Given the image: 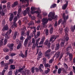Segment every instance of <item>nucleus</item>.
<instances>
[{"label": "nucleus", "mask_w": 75, "mask_h": 75, "mask_svg": "<svg viewBox=\"0 0 75 75\" xmlns=\"http://www.w3.org/2000/svg\"><path fill=\"white\" fill-rule=\"evenodd\" d=\"M35 71L36 72H38L39 71V69L38 68L36 67L35 68Z\"/></svg>", "instance_id": "nucleus-55"}, {"label": "nucleus", "mask_w": 75, "mask_h": 75, "mask_svg": "<svg viewBox=\"0 0 75 75\" xmlns=\"http://www.w3.org/2000/svg\"><path fill=\"white\" fill-rule=\"evenodd\" d=\"M64 54V53H62L60 54V55L59 57V60H60L61 58H62V57L63 56V55Z\"/></svg>", "instance_id": "nucleus-30"}, {"label": "nucleus", "mask_w": 75, "mask_h": 75, "mask_svg": "<svg viewBox=\"0 0 75 75\" xmlns=\"http://www.w3.org/2000/svg\"><path fill=\"white\" fill-rule=\"evenodd\" d=\"M50 71V69H47V70H46L44 71V73L45 74H48V73Z\"/></svg>", "instance_id": "nucleus-22"}, {"label": "nucleus", "mask_w": 75, "mask_h": 75, "mask_svg": "<svg viewBox=\"0 0 75 75\" xmlns=\"http://www.w3.org/2000/svg\"><path fill=\"white\" fill-rule=\"evenodd\" d=\"M64 67L66 69H68V66H67V65L65 63H64Z\"/></svg>", "instance_id": "nucleus-48"}, {"label": "nucleus", "mask_w": 75, "mask_h": 75, "mask_svg": "<svg viewBox=\"0 0 75 75\" xmlns=\"http://www.w3.org/2000/svg\"><path fill=\"white\" fill-rule=\"evenodd\" d=\"M69 31V29L68 28H66L64 29V31L66 34L65 35L64 38L65 40H66V41H68L69 40V37H68V34H67Z\"/></svg>", "instance_id": "nucleus-2"}, {"label": "nucleus", "mask_w": 75, "mask_h": 75, "mask_svg": "<svg viewBox=\"0 0 75 75\" xmlns=\"http://www.w3.org/2000/svg\"><path fill=\"white\" fill-rule=\"evenodd\" d=\"M17 20V19H13V24L12 25V28H16L17 27V24L16 23V21Z\"/></svg>", "instance_id": "nucleus-11"}, {"label": "nucleus", "mask_w": 75, "mask_h": 75, "mask_svg": "<svg viewBox=\"0 0 75 75\" xmlns=\"http://www.w3.org/2000/svg\"><path fill=\"white\" fill-rule=\"evenodd\" d=\"M29 17H32V19H35V16H33V17L31 16V15H29Z\"/></svg>", "instance_id": "nucleus-59"}, {"label": "nucleus", "mask_w": 75, "mask_h": 75, "mask_svg": "<svg viewBox=\"0 0 75 75\" xmlns=\"http://www.w3.org/2000/svg\"><path fill=\"white\" fill-rule=\"evenodd\" d=\"M29 24L30 25H34V22L31 21Z\"/></svg>", "instance_id": "nucleus-34"}, {"label": "nucleus", "mask_w": 75, "mask_h": 75, "mask_svg": "<svg viewBox=\"0 0 75 75\" xmlns=\"http://www.w3.org/2000/svg\"><path fill=\"white\" fill-rule=\"evenodd\" d=\"M72 49V47L71 46H70L69 47H68L66 49V51H69L70 50Z\"/></svg>", "instance_id": "nucleus-28"}, {"label": "nucleus", "mask_w": 75, "mask_h": 75, "mask_svg": "<svg viewBox=\"0 0 75 75\" xmlns=\"http://www.w3.org/2000/svg\"><path fill=\"white\" fill-rule=\"evenodd\" d=\"M68 4V1H66V4H64L62 6V9H63V10H65V9L67 8Z\"/></svg>", "instance_id": "nucleus-12"}, {"label": "nucleus", "mask_w": 75, "mask_h": 75, "mask_svg": "<svg viewBox=\"0 0 75 75\" xmlns=\"http://www.w3.org/2000/svg\"><path fill=\"white\" fill-rule=\"evenodd\" d=\"M39 69L40 72H42V71H43V70H42V69H41V67H39Z\"/></svg>", "instance_id": "nucleus-58"}, {"label": "nucleus", "mask_w": 75, "mask_h": 75, "mask_svg": "<svg viewBox=\"0 0 75 75\" xmlns=\"http://www.w3.org/2000/svg\"><path fill=\"white\" fill-rule=\"evenodd\" d=\"M19 34H18V32H15L14 34L13 37V40H16V37H17V36H18Z\"/></svg>", "instance_id": "nucleus-14"}, {"label": "nucleus", "mask_w": 75, "mask_h": 75, "mask_svg": "<svg viewBox=\"0 0 75 75\" xmlns=\"http://www.w3.org/2000/svg\"><path fill=\"white\" fill-rule=\"evenodd\" d=\"M1 64L2 67H5L6 66V64L4 63V61H2L1 62Z\"/></svg>", "instance_id": "nucleus-27"}, {"label": "nucleus", "mask_w": 75, "mask_h": 75, "mask_svg": "<svg viewBox=\"0 0 75 75\" xmlns=\"http://www.w3.org/2000/svg\"><path fill=\"white\" fill-rule=\"evenodd\" d=\"M71 30L73 32H74V30H75V25H74V28H73V27H71Z\"/></svg>", "instance_id": "nucleus-40"}, {"label": "nucleus", "mask_w": 75, "mask_h": 75, "mask_svg": "<svg viewBox=\"0 0 75 75\" xmlns=\"http://www.w3.org/2000/svg\"><path fill=\"white\" fill-rule=\"evenodd\" d=\"M60 47V45H59V43H57L56 45V47H55V50L57 51V50H58L59 49V48Z\"/></svg>", "instance_id": "nucleus-17"}, {"label": "nucleus", "mask_w": 75, "mask_h": 75, "mask_svg": "<svg viewBox=\"0 0 75 75\" xmlns=\"http://www.w3.org/2000/svg\"><path fill=\"white\" fill-rule=\"evenodd\" d=\"M28 50H26L25 51V57H27V54L28 53L27 52Z\"/></svg>", "instance_id": "nucleus-52"}, {"label": "nucleus", "mask_w": 75, "mask_h": 75, "mask_svg": "<svg viewBox=\"0 0 75 75\" xmlns=\"http://www.w3.org/2000/svg\"><path fill=\"white\" fill-rule=\"evenodd\" d=\"M21 44H19L17 47V49H18V50L19 49H20V48H21Z\"/></svg>", "instance_id": "nucleus-43"}, {"label": "nucleus", "mask_w": 75, "mask_h": 75, "mask_svg": "<svg viewBox=\"0 0 75 75\" xmlns=\"http://www.w3.org/2000/svg\"><path fill=\"white\" fill-rule=\"evenodd\" d=\"M31 40V36H28L27 38L25 39L23 44L25 47L27 46V44L28 43V40Z\"/></svg>", "instance_id": "nucleus-5"}, {"label": "nucleus", "mask_w": 75, "mask_h": 75, "mask_svg": "<svg viewBox=\"0 0 75 75\" xmlns=\"http://www.w3.org/2000/svg\"><path fill=\"white\" fill-rule=\"evenodd\" d=\"M42 22H43L42 23L43 27V28H47V25L46 24H47L48 21V19H42Z\"/></svg>", "instance_id": "nucleus-4"}, {"label": "nucleus", "mask_w": 75, "mask_h": 75, "mask_svg": "<svg viewBox=\"0 0 75 75\" xmlns=\"http://www.w3.org/2000/svg\"><path fill=\"white\" fill-rule=\"evenodd\" d=\"M58 25V23H57V21H56L54 25V27H57Z\"/></svg>", "instance_id": "nucleus-63"}, {"label": "nucleus", "mask_w": 75, "mask_h": 75, "mask_svg": "<svg viewBox=\"0 0 75 75\" xmlns=\"http://www.w3.org/2000/svg\"><path fill=\"white\" fill-rule=\"evenodd\" d=\"M45 37H43V38L41 39V41L43 42H44V41H45Z\"/></svg>", "instance_id": "nucleus-61"}, {"label": "nucleus", "mask_w": 75, "mask_h": 75, "mask_svg": "<svg viewBox=\"0 0 75 75\" xmlns=\"http://www.w3.org/2000/svg\"><path fill=\"white\" fill-rule=\"evenodd\" d=\"M3 51L5 52H8V51H9V50L7 48H4L3 49Z\"/></svg>", "instance_id": "nucleus-32"}, {"label": "nucleus", "mask_w": 75, "mask_h": 75, "mask_svg": "<svg viewBox=\"0 0 75 75\" xmlns=\"http://www.w3.org/2000/svg\"><path fill=\"white\" fill-rule=\"evenodd\" d=\"M62 17L63 19H65L66 18V16H65V13H63Z\"/></svg>", "instance_id": "nucleus-50"}, {"label": "nucleus", "mask_w": 75, "mask_h": 75, "mask_svg": "<svg viewBox=\"0 0 75 75\" xmlns=\"http://www.w3.org/2000/svg\"><path fill=\"white\" fill-rule=\"evenodd\" d=\"M60 52H57L55 54L54 56V57H56V58H58L59 57V55H60Z\"/></svg>", "instance_id": "nucleus-18"}, {"label": "nucleus", "mask_w": 75, "mask_h": 75, "mask_svg": "<svg viewBox=\"0 0 75 75\" xmlns=\"http://www.w3.org/2000/svg\"><path fill=\"white\" fill-rule=\"evenodd\" d=\"M8 47L10 48V51H12L13 49V46H14V44L12 43L11 44H8L7 45Z\"/></svg>", "instance_id": "nucleus-13"}, {"label": "nucleus", "mask_w": 75, "mask_h": 75, "mask_svg": "<svg viewBox=\"0 0 75 75\" xmlns=\"http://www.w3.org/2000/svg\"><path fill=\"white\" fill-rule=\"evenodd\" d=\"M11 29H9V30L8 31L7 33H6L4 35L3 34V36H5V38L6 39H8L9 38V35L11 34Z\"/></svg>", "instance_id": "nucleus-3"}, {"label": "nucleus", "mask_w": 75, "mask_h": 75, "mask_svg": "<svg viewBox=\"0 0 75 75\" xmlns=\"http://www.w3.org/2000/svg\"><path fill=\"white\" fill-rule=\"evenodd\" d=\"M55 35H54L51 36V38H50V39L49 40V42H51L53 40H55Z\"/></svg>", "instance_id": "nucleus-21"}, {"label": "nucleus", "mask_w": 75, "mask_h": 75, "mask_svg": "<svg viewBox=\"0 0 75 75\" xmlns=\"http://www.w3.org/2000/svg\"><path fill=\"white\" fill-rule=\"evenodd\" d=\"M35 69L34 68V67H33L32 68V69H31V71L32 72V73H33V74H34V72L35 71L34 70Z\"/></svg>", "instance_id": "nucleus-35"}, {"label": "nucleus", "mask_w": 75, "mask_h": 75, "mask_svg": "<svg viewBox=\"0 0 75 75\" xmlns=\"http://www.w3.org/2000/svg\"><path fill=\"white\" fill-rule=\"evenodd\" d=\"M19 57H22L23 58H24V57H25V56L24 54H23V52H22V51L21 52V53L20 54H19Z\"/></svg>", "instance_id": "nucleus-20"}, {"label": "nucleus", "mask_w": 75, "mask_h": 75, "mask_svg": "<svg viewBox=\"0 0 75 75\" xmlns=\"http://www.w3.org/2000/svg\"><path fill=\"white\" fill-rule=\"evenodd\" d=\"M67 75H74L73 72L71 71H70L69 72V74H68Z\"/></svg>", "instance_id": "nucleus-64"}, {"label": "nucleus", "mask_w": 75, "mask_h": 75, "mask_svg": "<svg viewBox=\"0 0 75 75\" xmlns=\"http://www.w3.org/2000/svg\"><path fill=\"white\" fill-rule=\"evenodd\" d=\"M35 13L38 14V15L40 16V12L38 11H35Z\"/></svg>", "instance_id": "nucleus-42"}, {"label": "nucleus", "mask_w": 75, "mask_h": 75, "mask_svg": "<svg viewBox=\"0 0 75 75\" xmlns=\"http://www.w3.org/2000/svg\"><path fill=\"white\" fill-rule=\"evenodd\" d=\"M25 72L26 74H28V75L30 74V70H26L25 71Z\"/></svg>", "instance_id": "nucleus-45"}, {"label": "nucleus", "mask_w": 75, "mask_h": 75, "mask_svg": "<svg viewBox=\"0 0 75 75\" xmlns=\"http://www.w3.org/2000/svg\"><path fill=\"white\" fill-rule=\"evenodd\" d=\"M7 75H12V71H9L8 72Z\"/></svg>", "instance_id": "nucleus-53"}, {"label": "nucleus", "mask_w": 75, "mask_h": 75, "mask_svg": "<svg viewBox=\"0 0 75 75\" xmlns=\"http://www.w3.org/2000/svg\"><path fill=\"white\" fill-rule=\"evenodd\" d=\"M53 28L52 27L50 30V34H52L53 33Z\"/></svg>", "instance_id": "nucleus-31"}, {"label": "nucleus", "mask_w": 75, "mask_h": 75, "mask_svg": "<svg viewBox=\"0 0 75 75\" xmlns=\"http://www.w3.org/2000/svg\"><path fill=\"white\" fill-rule=\"evenodd\" d=\"M0 14H1V16H3L5 15V13H4V12H3V11H0ZM1 17V16L0 15V18Z\"/></svg>", "instance_id": "nucleus-24"}, {"label": "nucleus", "mask_w": 75, "mask_h": 75, "mask_svg": "<svg viewBox=\"0 0 75 75\" xmlns=\"http://www.w3.org/2000/svg\"><path fill=\"white\" fill-rule=\"evenodd\" d=\"M35 47H37V46H36V44H33V46H32V49L33 50H34L35 49Z\"/></svg>", "instance_id": "nucleus-46"}, {"label": "nucleus", "mask_w": 75, "mask_h": 75, "mask_svg": "<svg viewBox=\"0 0 75 75\" xmlns=\"http://www.w3.org/2000/svg\"><path fill=\"white\" fill-rule=\"evenodd\" d=\"M44 43L43 42H42V41H41L39 43V45H42L43 46V43Z\"/></svg>", "instance_id": "nucleus-49"}, {"label": "nucleus", "mask_w": 75, "mask_h": 75, "mask_svg": "<svg viewBox=\"0 0 75 75\" xmlns=\"http://www.w3.org/2000/svg\"><path fill=\"white\" fill-rule=\"evenodd\" d=\"M5 59L6 60L8 59H9V56L8 55L6 56Z\"/></svg>", "instance_id": "nucleus-60"}, {"label": "nucleus", "mask_w": 75, "mask_h": 75, "mask_svg": "<svg viewBox=\"0 0 75 75\" xmlns=\"http://www.w3.org/2000/svg\"><path fill=\"white\" fill-rule=\"evenodd\" d=\"M26 1H27V3L28 4H26V6H28L29 5V0H25Z\"/></svg>", "instance_id": "nucleus-56"}, {"label": "nucleus", "mask_w": 75, "mask_h": 75, "mask_svg": "<svg viewBox=\"0 0 75 75\" xmlns=\"http://www.w3.org/2000/svg\"><path fill=\"white\" fill-rule=\"evenodd\" d=\"M45 57L46 58H47L48 59H49L50 58V55L49 54H45Z\"/></svg>", "instance_id": "nucleus-37"}, {"label": "nucleus", "mask_w": 75, "mask_h": 75, "mask_svg": "<svg viewBox=\"0 0 75 75\" xmlns=\"http://www.w3.org/2000/svg\"><path fill=\"white\" fill-rule=\"evenodd\" d=\"M54 61V58H52V59H50L49 61V62L50 64H51V63H52V62H53Z\"/></svg>", "instance_id": "nucleus-47"}, {"label": "nucleus", "mask_w": 75, "mask_h": 75, "mask_svg": "<svg viewBox=\"0 0 75 75\" xmlns=\"http://www.w3.org/2000/svg\"><path fill=\"white\" fill-rule=\"evenodd\" d=\"M40 40V38H38L37 40H36V42L35 43V44L36 45H38V42H39V41Z\"/></svg>", "instance_id": "nucleus-38"}, {"label": "nucleus", "mask_w": 75, "mask_h": 75, "mask_svg": "<svg viewBox=\"0 0 75 75\" xmlns=\"http://www.w3.org/2000/svg\"><path fill=\"white\" fill-rule=\"evenodd\" d=\"M48 40H46L45 42L44 43L45 45H48Z\"/></svg>", "instance_id": "nucleus-39"}, {"label": "nucleus", "mask_w": 75, "mask_h": 75, "mask_svg": "<svg viewBox=\"0 0 75 75\" xmlns=\"http://www.w3.org/2000/svg\"><path fill=\"white\" fill-rule=\"evenodd\" d=\"M3 39H2L0 40V46H2L3 45H6L7 44V39H5L4 42H3Z\"/></svg>", "instance_id": "nucleus-6"}, {"label": "nucleus", "mask_w": 75, "mask_h": 75, "mask_svg": "<svg viewBox=\"0 0 75 75\" xmlns=\"http://www.w3.org/2000/svg\"><path fill=\"white\" fill-rule=\"evenodd\" d=\"M46 35H48V30L46 29Z\"/></svg>", "instance_id": "nucleus-54"}, {"label": "nucleus", "mask_w": 75, "mask_h": 75, "mask_svg": "<svg viewBox=\"0 0 75 75\" xmlns=\"http://www.w3.org/2000/svg\"><path fill=\"white\" fill-rule=\"evenodd\" d=\"M30 8H27L24 11L23 13V15L24 16H25V15H27V13L29 14L30 13Z\"/></svg>", "instance_id": "nucleus-9"}, {"label": "nucleus", "mask_w": 75, "mask_h": 75, "mask_svg": "<svg viewBox=\"0 0 75 75\" xmlns=\"http://www.w3.org/2000/svg\"><path fill=\"white\" fill-rule=\"evenodd\" d=\"M15 69V66L14 65H12L11 66V69Z\"/></svg>", "instance_id": "nucleus-41"}, {"label": "nucleus", "mask_w": 75, "mask_h": 75, "mask_svg": "<svg viewBox=\"0 0 75 75\" xmlns=\"http://www.w3.org/2000/svg\"><path fill=\"white\" fill-rule=\"evenodd\" d=\"M64 42H61L60 43V47H64Z\"/></svg>", "instance_id": "nucleus-51"}, {"label": "nucleus", "mask_w": 75, "mask_h": 75, "mask_svg": "<svg viewBox=\"0 0 75 75\" xmlns=\"http://www.w3.org/2000/svg\"><path fill=\"white\" fill-rule=\"evenodd\" d=\"M6 8V6L5 5H4L3 6V8L4 9H5L4 11V12H7V9Z\"/></svg>", "instance_id": "nucleus-26"}, {"label": "nucleus", "mask_w": 75, "mask_h": 75, "mask_svg": "<svg viewBox=\"0 0 75 75\" xmlns=\"http://www.w3.org/2000/svg\"><path fill=\"white\" fill-rule=\"evenodd\" d=\"M13 18H14V15L12 13L10 15L9 19H13Z\"/></svg>", "instance_id": "nucleus-33"}, {"label": "nucleus", "mask_w": 75, "mask_h": 75, "mask_svg": "<svg viewBox=\"0 0 75 75\" xmlns=\"http://www.w3.org/2000/svg\"><path fill=\"white\" fill-rule=\"evenodd\" d=\"M8 25H6L5 26H4V28L3 29V31L4 30H5V31H7L8 30Z\"/></svg>", "instance_id": "nucleus-19"}, {"label": "nucleus", "mask_w": 75, "mask_h": 75, "mask_svg": "<svg viewBox=\"0 0 75 75\" xmlns=\"http://www.w3.org/2000/svg\"><path fill=\"white\" fill-rule=\"evenodd\" d=\"M48 17L50 18H48V19H57L58 18V16L57 15L55 16V13L52 12H50L48 15Z\"/></svg>", "instance_id": "nucleus-1"}, {"label": "nucleus", "mask_w": 75, "mask_h": 75, "mask_svg": "<svg viewBox=\"0 0 75 75\" xmlns=\"http://www.w3.org/2000/svg\"><path fill=\"white\" fill-rule=\"evenodd\" d=\"M25 66H24L22 68L19 69H16V72H15V75H17L18 72H21L23 70V69H24V68H25Z\"/></svg>", "instance_id": "nucleus-7"}, {"label": "nucleus", "mask_w": 75, "mask_h": 75, "mask_svg": "<svg viewBox=\"0 0 75 75\" xmlns=\"http://www.w3.org/2000/svg\"><path fill=\"white\" fill-rule=\"evenodd\" d=\"M21 11V8H20L18 10V14L17 15V16L16 17H15L14 19H18L20 18V13Z\"/></svg>", "instance_id": "nucleus-8"}, {"label": "nucleus", "mask_w": 75, "mask_h": 75, "mask_svg": "<svg viewBox=\"0 0 75 75\" xmlns=\"http://www.w3.org/2000/svg\"><path fill=\"white\" fill-rule=\"evenodd\" d=\"M26 30V28H23V30L21 32V36H24L25 34V31Z\"/></svg>", "instance_id": "nucleus-16"}, {"label": "nucleus", "mask_w": 75, "mask_h": 75, "mask_svg": "<svg viewBox=\"0 0 75 75\" xmlns=\"http://www.w3.org/2000/svg\"><path fill=\"white\" fill-rule=\"evenodd\" d=\"M6 70H3V71L2 72V75H4V73H5V72H6Z\"/></svg>", "instance_id": "nucleus-62"}, {"label": "nucleus", "mask_w": 75, "mask_h": 75, "mask_svg": "<svg viewBox=\"0 0 75 75\" xmlns=\"http://www.w3.org/2000/svg\"><path fill=\"white\" fill-rule=\"evenodd\" d=\"M44 64V66H45V68H47V67H49L50 68V65L48 64Z\"/></svg>", "instance_id": "nucleus-25"}, {"label": "nucleus", "mask_w": 75, "mask_h": 75, "mask_svg": "<svg viewBox=\"0 0 75 75\" xmlns=\"http://www.w3.org/2000/svg\"><path fill=\"white\" fill-rule=\"evenodd\" d=\"M16 54L12 53H11V57H13V56H14L16 55Z\"/></svg>", "instance_id": "nucleus-57"}, {"label": "nucleus", "mask_w": 75, "mask_h": 75, "mask_svg": "<svg viewBox=\"0 0 75 75\" xmlns=\"http://www.w3.org/2000/svg\"><path fill=\"white\" fill-rule=\"evenodd\" d=\"M61 71H62V69L61 68L59 69L58 71V73L60 74L61 73Z\"/></svg>", "instance_id": "nucleus-36"}, {"label": "nucleus", "mask_w": 75, "mask_h": 75, "mask_svg": "<svg viewBox=\"0 0 75 75\" xmlns=\"http://www.w3.org/2000/svg\"><path fill=\"white\" fill-rule=\"evenodd\" d=\"M57 7V4H52V6H50V8H54Z\"/></svg>", "instance_id": "nucleus-23"}, {"label": "nucleus", "mask_w": 75, "mask_h": 75, "mask_svg": "<svg viewBox=\"0 0 75 75\" xmlns=\"http://www.w3.org/2000/svg\"><path fill=\"white\" fill-rule=\"evenodd\" d=\"M51 52V50L49 49L46 51L45 52V54H50V52Z\"/></svg>", "instance_id": "nucleus-29"}, {"label": "nucleus", "mask_w": 75, "mask_h": 75, "mask_svg": "<svg viewBox=\"0 0 75 75\" xmlns=\"http://www.w3.org/2000/svg\"><path fill=\"white\" fill-rule=\"evenodd\" d=\"M43 64H46V58H43Z\"/></svg>", "instance_id": "nucleus-44"}, {"label": "nucleus", "mask_w": 75, "mask_h": 75, "mask_svg": "<svg viewBox=\"0 0 75 75\" xmlns=\"http://www.w3.org/2000/svg\"><path fill=\"white\" fill-rule=\"evenodd\" d=\"M66 21L67 20L65 19L62 20V19H60L58 22V25H59V24H60V23H62V24L64 25L66 23Z\"/></svg>", "instance_id": "nucleus-10"}, {"label": "nucleus", "mask_w": 75, "mask_h": 75, "mask_svg": "<svg viewBox=\"0 0 75 75\" xmlns=\"http://www.w3.org/2000/svg\"><path fill=\"white\" fill-rule=\"evenodd\" d=\"M42 55L43 54L42 53H41V52L40 51L39 53V54L38 56V57L37 58V59L38 60H39V59H40V58H41V57L42 56Z\"/></svg>", "instance_id": "nucleus-15"}]
</instances>
